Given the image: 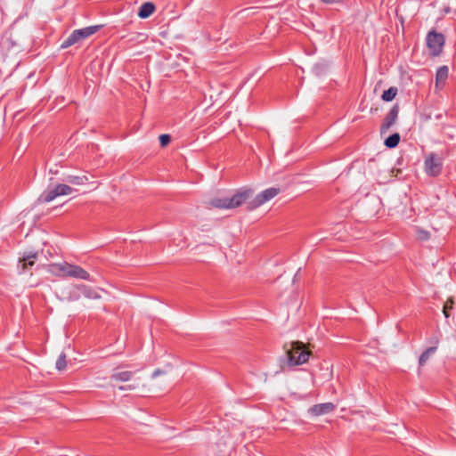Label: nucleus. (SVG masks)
Instances as JSON below:
<instances>
[{
  "mask_svg": "<svg viewBox=\"0 0 456 456\" xmlns=\"http://www.w3.org/2000/svg\"><path fill=\"white\" fill-rule=\"evenodd\" d=\"M171 142V136L169 134H164L159 136V143L161 147H166Z\"/></svg>",
  "mask_w": 456,
  "mask_h": 456,
  "instance_id": "5701e85b",
  "label": "nucleus"
},
{
  "mask_svg": "<svg viewBox=\"0 0 456 456\" xmlns=\"http://www.w3.org/2000/svg\"><path fill=\"white\" fill-rule=\"evenodd\" d=\"M253 190L242 189L232 197L214 198L209 201V206L216 208L230 209L235 208L246 203L252 198Z\"/></svg>",
  "mask_w": 456,
  "mask_h": 456,
  "instance_id": "f03ea898",
  "label": "nucleus"
},
{
  "mask_svg": "<svg viewBox=\"0 0 456 456\" xmlns=\"http://www.w3.org/2000/svg\"><path fill=\"white\" fill-rule=\"evenodd\" d=\"M118 369L119 368H116V381L126 382L132 380L134 372L128 370L118 371Z\"/></svg>",
  "mask_w": 456,
  "mask_h": 456,
  "instance_id": "dca6fc26",
  "label": "nucleus"
},
{
  "mask_svg": "<svg viewBox=\"0 0 456 456\" xmlns=\"http://www.w3.org/2000/svg\"><path fill=\"white\" fill-rule=\"evenodd\" d=\"M431 343H433L436 347H437V345L439 343V338L438 337H434L431 340Z\"/></svg>",
  "mask_w": 456,
  "mask_h": 456,
  "instance_id": "bb28decb",
  "label": "nucleus"
},
{
  "mask_svg": "<svg viewBox=\"0 0 456 456\" xmlns=\"http://www.w3.org/2000/svg\"><path fill=\"white\" fill-rule=\"evenodd\" d=\"M78 288L76 286H71L64 289L65 297H58L60 300H65L68 302L76 301L79 298V294L77 292Z\"/></svg>",
  "mask_w": 456,
  "mask_h": 456,
  "instance_id": "9b49d317",
  "label": "nucleus"
},
{
  "mask_svg": "<svg viewBox=\"0 0 456 456\" xmlns=\"http://www.w3.org/2000/svg\"><path fill=\"white\" fill-rule=\"evenodd\" d=\"M443 163L441 159L430 153L425 159V170L430 176H437L442 171Z\"/></svg>",
  "mask_w": 456,
  "mask_h": 456,
  "instance_id": "0eeeda50",
  "label": "nucleus"
},
{
  "mask_svg": "<svg viewBox=\"0 0 456 456\" xmlns=\"http://www.w3.org/2000/svg\"><path fill=\"white\" fill-rule=\"evenodd\" d=\"M67 367V355L64 352H61L58 356V359L55 362V368L61 371L64 370Z\"/></svg>",
  "mask_w": 456,
  "mask_h": 456,
  "instance_id": "aec40b11",
  "label": "nucleus"
},
{
  "mask_svg": "<svg viewBox=\"0 0 456 456\" xmlns=\"http://www.w3.org/2000/svg\"><path fill=\"white\" fill-rule=\"evenodd\" d=\"M398 90L396 87H389L387 90H385L381 95V99L384 102H391L397 95Z\"/></svg>",
  "mask_w": 456,
  "mask_h": 456,
  "instance_id": "f3484780",
  "label": "nucleus"
},
{
  "mask_svg": "<svg viewBox=\"0 0 456 456\" xmlns=\"http://www.w3.org/2000/svg\"><path fill=\"white\" fill-rule=\"evenodd\" d=\"M443 118V114H442V113H439V114H437V115L436 116V118H437V119H440V118Z\"/></svg>",
  "mask_w": 456,
  "mask_h": 456,
  "instance_id": "c85d7f7f",
  "label": "nucleus"
},
{
  "mask_svg": "<svg viewBox=\"0 0 456 456\" xmlns=\"http://www.w3.org/2000/svg\"><path fill=\"white\" fill-rule=\"evenodd\" d=\"M37 256V253H34L31 255H28L27 256L23 257L20 262H22L21 267L22 271H25L28 269V266H32L35 264V259Z\"/></svg>",
  "mask_w": 456,
  "mask_h": 456,
  "instance_id": "6ab92c4d",
  "label": "nucleus"
},
{
  "mask_svg": "<svg viewBox=\"0 0 456 456\" xmlns=\"http://www.w3.org/2000/svg\"><path fill=\"white\" fill-rule=\"evenodd\" d=\"M76 30H77V34L78 35L80 40H83V39H86L88 37L92 36L93 34H94L98 30V27L91 26V27H86V28H80V29H76Z\"/></svg>",
  "mask_w": 456,
  "mask_h": 456,
  "instance_id": "4468645a",
  "label": "nucleus"
},
{
  "mask_svg": "<svg viewBox=\"0 0 456 456\" xmlns=\"http://www.w3.org/2000/svg\"><path fill=\"white\" fill-rule=\"evenodd\" d=\"M47 272L60 278L72 277L79 280H88L89 273L78 265L66 262L51 264L46 266Z\"/></svg>",
  "mask_w": 456,
  "mask_h": 456,
  "instance_id": "f257e3e1",
  "label": "nucleus"
},
{
  "mask_svg": "<svg viewBox=\"0 0 456 456\" xmlns=\"http://www.w3.org/2000/svg\"><path fill=\"white\" fill-rule=\"evenodd\" d=\"M155 11V5L154 4L151 2L143 3L139 11H138V16L142 19H146L149 16H151Z\"/></svg>",
  "mask_w": 456,
  "mask_h": 456,
  "instance_id": "f8f14e48",
  "label": "nucleus"
},
{
  "mask_svg": "<svg viewBox=\"0 0 456 456\" xmlns=\"http://www.w3.org/2000/svg\"><path fill=\"white\" fill-rule=\"evenodd\" d=\"M335 405L332 403H324L314 404L310 408V412L314 416H320L330 413L335 410Z\"/></svg>",
  "mask_w": 456,
  "mask_h": 456,
  "instance_id": "1a4fd4ad",
  "label": "nucleus"
},
{
  "mask_svg": "<svg viewBox=\"0 0 456 456\" xmlns=\"http://www.w3.org/2000/svg\"><path fill=\"white\" fill-rule=\"evenodd\" d=\"M453 304H454V302H453L452 298H449V299L445 302V304H444V305L443 312H444V316H445L446 318H448V317L450 316V314H449V310L452 309V307H453Z\"/></svg>",
  "mask_w": 456,
  "mask_h": 456,
  "instance_id": "412c9836",
  "label": "nucleus"
},
{
  "mask_svg": "<svg viewBox=\"0 0 456 456\" xmlns=\"http://www.w3.org/2000/svg\"><path fill=\"white\" fill-rule=\"evenodd\" d=\"M69 182L71 183H75V184H82L83 183V179L80 178V177L75 176V177L70 178Z\"/></svg>",
  "mask_w": 456,
  "mask_h": 456,
  "instance_id": "393cba45",
  "label": "nucleus"
},
{
  "mask_svg": "<svg viewBox=\"0 0 456 456\" xmlns=\"http://www.w3.org/2000/svg\"><path fill=\"white\" fill-rule=\"evenodd\" d=\"M437 347L436 346H430L427 348L419 356V365L424 366L430 356L436 351Z\"/></svg>",
  "mask_w": 456,
  "mask_h": 456,
  "instance_id": "ddd939ff",
  "label": "nucleus"
},
{
  "mask_svg": "<svg viewBox=\"0 0 456 456\" xmlns=\"http://www.w3.org/2000/svg\"><path fill=\"white\" fill-rule=\"evenodd\" d=\"M74 191V189L67 184H57L53 190L49 191L46 194L41 195L39 201L51 202L60 196L69 195Z\"/></svg>",
  "mask_w": 456,
  "mask_h": 456,
  "instance_id": "423d86ee",
  "label": "nucleus"
},
{
  "mask_svg": "<svg viewBox=\"0 0 456 456\" xmlns=\"http://www.w3.org/2000/svg\"><path fill=\"white\" fill-rule=\"evenodd\" d=\"M165 372L163 370H161L160 369H157L153 371L151 377L154 379L156 377H158L159 375H161V374H164Z\"/></svg>",
  "mask_w": 456,
  "mask_h": 456,
  "instance_id": "a878e982",
  "label": "nucleus"
},
{
  "mask_svg": "<svg viewBox=\"0 0 456 456\" xmlns=\"http://www.w3.org/2000/svg\"><path fill=\"white\" fill-rule=\"evenodd\" d=\"M449 69L447 66H441L436 74V89H442L445 85L448 78Z\"/></svg>",
  "mask_w": 456,
  "mask_h": 456,
  "instance_id": "9d476101",
  "label": "nucleus"
},
{
  "mask_svg": "<svg viewBox=\"0 0 456 456\" xmlns=\"http://www.w3.org/2000/svg\"><path fill=\"white\" fill-rule=\"evenodd\" d=\"M325 4H333L338 2V0H322Z\"/></svg>",
  "mask_w": 456,
  "mask_h": 456,
  "instance_id": "cd10ccee",
  "label": "nucleus"
},
{
  "mask_svg": "<svg viewBox=\"0 0 456 456\" xmlns=\"http://www.w3.org/2000/svg\"><path fill=\"white\" fill-rule=\"evenodd\" d=\"M445 43L444 36L436 30H431L427 35V46L431 55L438 56Z\"/></svg>",
  "mask_w": 456,
  "mask_h": 456,
  "instance_id": "20e7f679",
  "label": "nucleus"
},
{
  "mask_svg": "<svg viewBox=\"0 0 456 456\" xmlns=\"http://www.w3.org/2000/svg\"><path fill=\"white\" fill-rule=\"evenodd\" d=\"M81 41L78 35L77 34V30H74L61 45V48H68L77 42Z\"/></svg>",
  "mask_w": 456,
  "mask_h": 456,
  "instance_id": "2eb2a0df",
  "label": "nucleus"
},
{
  "mask_svg": "<svg viewBox=\"0 0 456 456\" xmlns=\"http://www.w3.org/2000/svg\"><path fill=\"white\" fill-rule=\"evenodd\" d=\"M399 113V106L398 104H395L389 110V112L387 114L383 123L380 126V134H387L392 126L395 125V121L397 120Z\"/></svg>",
  "mask_w": 456,
  "mask_h": 456,
  "instance_id": "6e6552de",
  "label": "nucleus"
},
{
  "mask_svg": "<svg viewBox=\"0 0 456 456\" xmlns=\"http://www.w3.org/2000/svg\"><path fill=\"white\" fill-rule=\"evenodd\" d=\"M310 354V351L305 349L302 342H293L286 351L287 364L289 366L304 364L308 361Z\"/></svg>",
  "mask_w": 456,
  "mask_h": 456,
  "instance_id": "7ed1b4c3",
  "label": "nucleus"
},
{
  "mask_svg": "<svg viewBox=\"0 0 456 456\" xmlns=\"http://www.w3.org/2000/svg\"><path fill=\"white\" fill-rule=\"evenodd\" d=\"M399 142H400V134L398 133H395V134L389 135L385 140L384 143H385L386 147H387L389 149H393L398 145Z\"/></svg>",
  "mask_w": 456,
  "mask_h": 456,
  "instance_id": "a211bd4d",
  "label": "nucleus"
},
{
  "mask_svg": "<svg viewBox=\"0 0 456 456\" xmlns=\"http://www.w3.org/2000/svg\"><path fill=\"white\" fill-rule=\"evenodd\" d=\"M280 192L279 188H268L259 194H257L253 200L247 202V208L248 210H253L256 208L262 206L265 202L271 200L273 199L278 193Z\"/></svg>",
  "mask_w": 456,
  "mask_h": 456,
  "instance_id": "39448f33",
  "label": "nucleus"
},
{
  "mask_svg": "<svg viewBox=\"0 0 456 456\" xmlns=\"http://www.w3.org/2000/svg\"><path fill=\"white\" fill-rule=\"evenodd\" d=\"M84 294L88 298H100L98 292L92 289H85Z\"/></svg>",
  "mask_w": 456,
  "mask_h": 456,
  "instance_id": "b1692460",
  "label": "nucleus"
},
{
  "mask_svg": "<svg viewBox=\"0 0 456 456\" xmlns=\"http://www.w3.org/2000/svg\"><path fill=\"white\" fill-rule=\"evenodd\" d=\"M137 386H138V383H132V384L120 385V386H118L116 384V389H118L120 391L134 390L137 387Z\"/></svg>",
  "mask_w": 456,
  "mask_h": 456,
  "instance_id": "4be33fe9",
  "label": "nucleus"
}]
</instances>
